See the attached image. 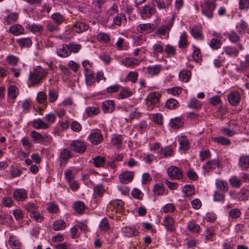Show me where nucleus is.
<instances>
[{
    "instance_id": "nucleus-11",
    "label": "nucleus",
    "mask_w": 249,
    "mask_h": 249,
    "mask_svg": "<svg viewBox=\"0 0 249 249\" xmlns=\"http://www.w3.org/2000/svg\"><path fill=\"white\" fill-rule=\"evenodd\" d=\"M156 12L155 8L148 5L142 7L140 15L142 19H145L150 18Z\"/></svg>"
},
{
    "instance_id": "nucleus-64",
    "label": "nucleus",
    "mask_w": 249,
    "mask_h": 249,
    "mask_svg": "<svg viewBox=\"0 0 249 249\" xmlns=\"http://www.w3.org/2000/svg\"><path fill=\"white\" fill-rule=\"evenodd\" d=\"M71 237L73 239L77 238L80 234V231L78 226L75 225L71 229Z\"/></svg>"
},
{
    "instance_id": "nucleus-22",
    "label": "nucleus",
    "mask_w": 249,
    "mask_h": 249,
    "mask_svg": "<svg viewBox=\"0 0 249 249\" xmlns=\"http://www.w3.org/2000/svg\"><path fill=\"white\" fill-rule=\"evenodd\" d=\"M121 63L127 67L133 68L140 64V61L135 58L127 57L123 59Z\"/></svg>"
},
{
    "instance_id": "nucleus-45",
    "label": "nucleus",
    "mask_w": 249,
    "mask_h": 249,
    "mask_svg": "<svg viewBox=\"0 0 249 249\" xmlns=\"http://www.w3.org/2000/svg\"><path fill=\"white\" fill-rule=\"evenodd\" d=\"M60 156L62 160L66 161L72 157V155L69 148H64L61 150Z\"/></svg>"
},
{
    "instance_id": "nucleus-1",
    "label": "nucleus",
    "mask_w": 249,
    "mask_h": 249,
    "mask_svg": "<svg viewBox=\"0 0 249 249\" xmlns=\"http://www.w3.org/2000/svg\"><path fill=\"white\" fill-rule=\"evenodd\" d=\"M47 71L41 67L38 66L34 68L29 76V80L34 84H38L45 77Z\"/></svg>"
},
{
    "instance_id": "nucleus-62",
    "label": "nucleus",
    "mask_w": 249,
    "mask_h": 249,
    "mask_svg": "<svg viewBox=\"0 0 249 249\" xmlns=\"http://www.w3.org/2000/svg\"><path fill=\"white\" fill-rule=\"evenodd\" d=\"M164 51L168 56H173L176 54V48L170 45H166Z\"/></svg>"
},
{
    "instance_id": "nucleus-57",
    "label": "nucleus",
    "mask_w": 249,
    "mask_h": 249,
    "mask_svg": "<svg viewBox=\"0 0 249 249\" xmlns=\"http://www.w3.org/2000/svg\"><path fill=\"white\" fill-rule=\"evenodd\" d=\"M237 28L241 29L244 33L249 34V26L244 20H241L237 25Z\"/></svg>"
},
{
    "instance_id": "nucleus-39",
    "label": "nucleus",
    "mask_w": 249,
    "mask_h": 249,
    "mask_svg": "<svg viewBox=\"0 0 249 249\" xmlns=\"http://www.w3.org/2000/svg\"><path fill=\"white\" fill-rule=\"evenodd\" d=\"M191 72L188 70H182L179 73V78L182 81L187 82L191 77Z\"/></svg>"
},
{
    "instance_id": "nucleus-43",
    "label": "nucleus",
    "mask_w": 249,
    "mask_h": 249,
    "mask_svg": "<svg viewBox=\"0 0 249 249\" xmlns=\"http://www.w3.org/2000/svg\"><path fill=\"white\" fill-rule=\"evenodd\" d=\"M153 6L157 7L159 9L166 10L169 7V4L166 3L163 0H153Z\"/></svg>"
},
{
    "instance_id": "nucleus-10",
    "label": "nucleus",
    "mask_w": 249,
    "mask_h": 249,
    "mask_svg": "<svg viewBox=\"0 0 249 249\" xmlns=\"http://www.w3.org/2000/svg\"><path fill=\"white\" fill-rule=\"evenodd\" d=\"M88 139L93 145H98L103 140V136L100 131H96L91 133L88 136Z\"/></svg>"
},
{
    "instance_id": "nucleus-56",
    "label": "nucleus",
    "mask_w": 249,
    "mask_h": 249,
    "mask_svg": "<svg viewBox=\"0 0 249 249\" xmlns=\"http://www.w3.org/2000/svg\"><path fill=\"white\" fill-rule=\"evenodd\" d=\"M27 28H29V29L33 33H40L42 32L43 27L40 25H36V24H32V25H28Z\"/></svg>"
},
{
    "instance_id": "nucleus-5",
    "label": "nucleus",
    "mask_w": 249,
    "mask_h": 249,
    "mask_svg": "<svg viewBox=\"0 0 249 249\" xmlns=\"http://www.w3.org/2000/svg\"><path fill=\"white\" fill-rule=\"evenodd\" d=\"M221 165L222 164L218 158L209 160L203 166L204 173L209 174L216 168H219Z\"/></svg>"
},
{
    "instance_id": "nucleus-48",
    "label": "nucleus",
    "mask_w": 249,
    "mask_h": 249,
    "mask_svg": "<svg viewBox=\"0 0 249 249\" xmlns=\"http://www.w3.org/2000/svg\"><path fill=\"white\" fill-rule=\"evenodd\" d=\"M86 112L89 116L91 117L98 114L100 113V110L98 107H89L86 108Z\"/></svg>"
},
{
    "instance_id": "nucleus-3",
    "label": "nucleus",
    "mask_w": 249,
    "mask_h": 249,
    "mask_svg": "<svg viewBox=\"0 0 249 249\" xmlns=\"http://www.w3.org/2000/svg\"><path fill=\"white\" fill-rule=\"evenodd\" d=\"M30 136L35 143L41 144L51 142L52 140V138L49 136L48 135L45 134L43 135L36 131H32L30 134Z\"/></svg>"
},
{
    "instance_id": "nucleus-6",
    "label": "nucleus",
    "mask_w": 249,
    "mask_h": 249,
    "mask_svg": "<svg viewBox=\"0 0 249 249\" xmlns=\"http://www.w3.org/2000/svg\"><path fill=\"white\" fill-rule=\"evenodd\" d=\"M71 149L79 154L84 153L87 148V145L84 142L80 140H74L70 144Z\"/></svg>"
},
{
    "instance_id": "nucleus-23",
    "label": "nucleus",
    "mask_w": 249,
    "mask_h": 249,
    "mask_svg": "<svg viewBox=\"0 0 249 249\" xmlns=\"http://www.w3.org/2000/svg\"><path fill=\"white\" fill-rule=\"evenodd\" d=\"M57 54L62 57H66L70 55V49L68 45L63 44L57 50Z\"/></svg>"
},
{
    "instance_id": "nucleus-9",
    "label": "nucleus",
    "mask_w": 249,
    "mask_h": 249,
    "mask_svg": "<svg viewBox=\"0 0 249 249\" xmlns=\"http://www.w3.org/2000/svg\"><path fill=\"white\" fill-rule=\"evenodd\" d=\"M124 203L121 200L111 201L107 206L109 211L116 213H122L124 210Z\"/></svg>"
},
{
    "instance_id": "nucleus-54",
    "label": "nucleus",
    "mask_w": 249,
    "mask_h": 249,
    "mask_svg": "<svg viewBox=\"0 0 249 249\" xmlns=\"http://www.w3.org/2000/svg\"><path fill=\"white\" fill-rule=\"evenodd\" d=\"M93 163L96 167H103L105 164V159L99 156L94 158Z\"/></svg>"
},
{
    "instance_id": "nucleus-40",
    "label": "nucleus",
    "mask_w": 249,
    "mask_h": 249,
    "mask_svg": "<svg viewBox=\"0 0 249 249\" xmlns=\"http://www.w3.org/2000/svg\"><path fill=\"white\" fill-rule=\"evenodd\" d=\"M73 208L78 214H81L84 213L86 206L84 202L82 201H77L74 203Z\"/></svg>"
},
{
    "instance_id": "nucleus-19",
    "label": "nucleus",
    "mask_w": 249,
    "mask_h": 249,
    "mask_svg": "<svg viewBox=\"0 0 249 249\" xmlns=\"http://www.w3.org/2000/svg\"><path fill=\"white\" fill-rule=\"evenodd\" d=\"M134 177L133 172L125 171L122 173L119 176L120 180L122 183L126 184L132 180Z\"/></svg>"
},
{
    "instance_id": "nucleus-34",
    "label": "nucleus",
    "mask_w": 249,
    "mask_h": 249,
    "mask_svg": "<svg viewBox=\"0 0 249 249\" xmlns=\"http://www.w3.org/2000/svg\"><path fill=\"white\" fill-rule=\"evenodd\" d=\"M229 182L232 187L239 188L242 185V180L237 176H233L229 179Z\"/></svg>"
},
{
    "instance_id": "nucleus-59",
    "label": "nucleus",
    "mask_w": 249,
    "mask_h": 249,
    "mask_svg": "<svg viewBox=\"0 0 249 249\" xmlns=\"http://www.w3.org/2000/svg\"><path fill=\"white\" fill-rule=\"evenodd\" d=\"M47 210L50 213H57L59 211L58 206L53 202L48 204Z\"/></svg>"
},
{
    "instance_id": "nucleus-17",
    "label": "nucleus",
    "mask_w": 249,
    "mask_h": 249,
    "mask_svg": "<svg viewBox=\"0 0 249 249\" xmlns=\"http://www.w3.org/2000/svg\"><path fill=\"white\" fill-rule=\"evenodd\" d=\"M107 92L109 93L120 92V93H131L127 89L120 86L119 85H115L108 87Z\"/></svg>"
},
{
    "instance_id": "nucleus-47",
    "label": "nucleus",
    "mask_w": 249,
    "mask_h": 249,
    "mask_svg": "<svg viewBox=\"0 0 249 249\" xmlns=\"http://www.w3.org/2000/svg\"><path fill=\"white\" fill-rule=\"evenodd\" d=\"M86 83L88 85H92L95 82V79L93 71L87 72L85 73Z\"/></svg>"
},
{
    "instance_id": "nucleus-13",
    "label": "nucleus",
    "mask_w": 249,
    "mask_h": 249,
    "mask_svg": "<svg viewBox=\"0 0 249 249\" xmlns=\"http://www.w3.org/2000/svg\"><path fill=\"white\" fill-rule=\"evenodd\" d=\"M159 98L160 97L156 94H148L146 98V104L149 109H152L158 103Z\"/></svg>"
},
{
    "instance_id": "nucleus-52",
    "label": "nucleus",
    "mask_w": 249,
    "mask_h": 249,
    "mask_svg": "<svg viewBox=\"0 0 249 249\" xmlns=\"http://www.w3.org/2000/svg\"><path fill=\"white\" fill-rule=\"evenodd\" d=\"M123 140V137L121 135H119L115 137L112 138L111 143L112 145L119 148L122 146Z\"/></svg>"
},
{
    "instance_id": "nucleus-35",
    "label": "nucleus",
    "mask_w": 249,
    "mask_h": 249,
    "mask_svg": "<svg viewBox=\"0 0 249 249\" xmlns=\"http://www.w3.org/2000/svg\"><path fill=\"white\" fill-rule=\"evenodd\" d=\"M213 141L215 142L225 146L230 145L231 143L230 139L222 136L213 137Z\"/></svg>"
},
{
    "instance_id": "nucleus-16",
    "label": "nucleus",
    "mask_w": 249,
    "mask_h": 249,
    "mask_svg": "<svg viewBox=\"0 0 249 249\" xmlns=\"http://www.w3.org/2000/svg\"><path fill=\"white\" fill-rule=\"evenodd\" d=\"M215 186L216 188L218 190V191L223 192L224 193H226L229 190V185L227 181L217 179L215 180Z\"/></svg>"
},
{
    "instance_id": "nucleus-20",
    "label": "nucleus",
    "mask_w": 249,
    "mask_h": 249,
    "mask_svg": "<svg viewBox=\"0 0 249 249\" xmlns=\"http://www.w3.org/2000/svg\"><path fill=\"white\" fill-rule=\"evenodd\" d=\"M32 126L36 129H46L49 127V124L43 122L41 119L38 118L33 120Z\"/></svg>"
},
{
    "instance_id": "nucleus-32",
    "label": "nucleus",
    "mask_w": 249,
    "mask_h": 249,
    "mask_svg": "<svg viewBox=\"0 0 249 249\" xmlns=\"http://www.w3.org/2000/svg\"><path fill=\"white\" fill-rule=\"evenodd\" d=\"M170 124L171 127L173 128H178L183 125V120L181 118L176 117L171 120Z\"/></svg>"
},
{
    "instance_id": "nucleus-15",
    "label": "nucleus",
    "mask_w": 249,
    "mask_h": 249,
    "mask_svg": "<svg viewBox=\"0 0 249 249\" xmlns=\"http://www.w3.org/2000/svg\"><path fill=\"white\" fill-rule=\"evenodd\" d=\"M238 166L242 170H247L249 168V155H241L239 159Z\"/></svg>"
},
{
    "instance_id": "nucleus-50",
    "label": "nucleus",
    "mask_w": 249,
    "mask_h": 249,
    "mask_svg": "<svg viewBox=\"0 0 249 249\" xmlns=\"http://www.w3.org/2000/svg\"><path fill=\"white\" fill-rule=\"evenodd\" d=\"M153 53L158 55L159 53H162L164 51L163 44L161 42H158L153 46Z\"/></svg>"
},
{
    "instance_id": "nucleus-61",
    "label": "nucleus",
    "mask_w": 249,
    "mask_h": 249,
    "mask_svg": "<svg viewBox=\"0 0 249 249\" xmlns=\"http://www.w3.org/2000/svg\"><path fill=\"white\" fill-rule=\"evenodd\" d=\"M183 191L187 196H191L195 194V188L191 185H186Z\"/></svg>"
},
{
    "instance_id": "nucleus-21",
    "label": "nucleus",
    "mask_w": 249,
    "mask_h": 249,
    "mask_svg": "<svg viewBox=\"0 0 249 249\" xmlns=\"http://www.w3.org/2000/svg\"><path fill=\"white\" fill-rule=\"evenodd\" d=\"M102 108L104 113H110L114 110V102L111 100L106 101L103 103Z\"/></svg>"
},
{
    "instance_id": "nucleus-24",
    "label": "nucleus",
    "mask_w": 249,
    "mask_h": 249,
    "mask_svg": "<svg viewBox=\"0 0 249 249\" xmlns=\"http://www.w3.org/2000/svg\"><path fill=\"white\" fill-rule=\"evenodd\" d=\"M9 31L14 36H18L24 34V29L20 25L17 24L11 26Z\"/></svg>"
},
{
    "instance_id": "nucleus-55",
    "label": "nucleus",
    "mask_w": 249,
    "mask_h": 249,
    "mask_svg": "<svg viewBox=\"0 0 249 249\" xmlns=\"http://www.w3.org/2000/svg\"><path fill=\"white\" fill-rule=\"evenodd\" d=\"M154 194L158 196L162 195L164 192V187L162 183H158L153 187Z\"/></svg>"
},
{
    "instance_id": "nucleus-42",
    "label": "nucleus",
    "mask_w": 249,
    "mask_h": 249,
    "mask_svg": "<svg viewBox=\"0 0 249 249\" xmlns=\"http://www.w3.org/2000/svg\"><path fill=\"white\" fill-rule=\"evenodd\" d=\"M17 42L21 48L30 47L32 43V40L29 37L18 39Z\"/></svg>"
},
{
    "instance_id": "nucleus-37",
    "label": "nucleus",
    "mask_w": 249,
    "mask_h": 249,
    "mask_svg": "<svg viewBox=\"0 0 249 249\" xmlns=\"http://www.w3.org/2000/svg\"><path fill=\"white\" fill-rule=\"evenodd\" d=\"M9 243L10 246L14 249H19L21 246V243L14 235L10 236Z\"/></svg>"
},
{
    "instance_id": "nucleus-14",
    "label": "nucleus",
    "mask_w": 249,
    "mask_h": 249,
    "mask_svg": "<svg viewBox=\"0 0 249 249\" xmlns=\"http://www.w3.org/2000/svg\"><path fill=\"white\" fill-rule=\"evenodd\" d=\"M13 196L17 201H23L27 197V191L23 189H16L14 192Z\"/></svg>"
},
{
    "instance_id": "nucleus-60",
    "label": "nucleus",
    "mask_w": 249,
    "mask_h": 249,
    "mask_svg": "<svg viewBox=\"0 0 249 249\" xmlns=\"http://www.w3.org/2000/svg\"><path fill=\"white\" fill-rule=\"evenodd\" d=\"M97 40L101 42L107 43L110 41V37L108 35L101 33L97 36Z\"/></svg>"
},
{
    "instance_id": "nucleus-12",
    "label": "nucleus",
    "mask_w": 249,
    "mask_h": 249,
    "mask_svg": "<svg viewBox=\"0 0 249 249\" xmlns=\"http://www.w3.org/2000/svg\"><path fill=\"white\" fill-rule=\"evenodd\" d=\"M154 29V24L151 23L140 24L136 28L138 32L144 34L149 33Z\"/></svg>"
},
{
    "instance_id": "nucleus-8",
    "label": "nucleus",
    "mask_w": 249,
    "mask_h": 249,
    "mask_svg": "<svg viewBox=\"0 0 249 249\" xmlns=\"http://www.w3.org/2000/svg\"><path fill=\"white\" fill-rule=\"evenodd\" d=\"M167 174L171 179L182 178L183 174L180 169L175 166H171L167 170Z\"/></svg>"
},
{
    "instance_id": "nucleus-38",
    "label": "nucleus",
    "mask_w": 249,
    "mask_h": 249,
    "mask_svg": "<svg viewBox=\"0 0 249 249\" xmlns=\"http://www.w3.org/2000/svg\"><path fill=\"white\" fill-rule=\"evenodd\" d=\"M179 143V148L182 150H186L189 147V142L187 137L181 136L178 140Z\"/></svg>"
},
{
    "instance_id": "nucleus-46",
    "label": "nucleus",
    "mask_w": 249,
    "mask_h": 249,
    "mask_svg": "<svg viewBox=\"0 0 249 249\" xmlns=\"http://www.w3.org/2000/svg\"><path fill=\"white\" fill-rule=\"evenodd\" d=\"M105 190L102 185H97L94 187L93 195L96 197H102Z\"/></svg>"
},
{
    "instance_id": "nucleus-49",
    "label": "nucleus",
    "mask_w": 249,
    "mask_h": 249,
    "mask_svg": "<svg viewBox=\"0 0 249 249\" xmlns=\"http://www.w3.org/2000/svg\"><path fill=\"white\" fill-rule=\"evenodd\" d=\"M222 42L218 38H212L209 43L210 47L212 49L217 50L221 47Z\"/></svg>"
},
{
    "instance_id": "nucleus-30",
    "label": "nucleus",
    "mask_w": 249,
    "mask_h": 249,
    "mask_svg": "<svg viewBox=\"0 0 249 249\" xmlns=\"http://www.w3.org/2000/svg\"><path fill=\"white\" fill-rule=\"evenodd\" d=\"M228 100L231 105L237 106L240 102V94H228Z\"/></svg>"
},
{
    "instance_id": "nucleus-29",
    "label": "nucleus",
    "mask_w": 249,
    "mask_h": 249,
    "mask_svg": "<svg viewBox=\"0 0 249 249\" xmlns=\"http://www.w3.org/2000/svg\"><path fill=\"white\" fill-rule=\"evenodd\" d=\"M191 33L192 36L196 39L202 40L203 36L201 28L200 27L196 26L191 29Z\"/></svg>"
},
{
    "instance_id": "nucleus-26",
    "label": "nucleus",
    "mask_w": 249,
    "mask_h": 249,
    "mask_svg": "<svg viewBox=\"0 0 249 249\" xmlns=\"http://www.w3.org/2000/svg\"><path fill=\"white\" fill-rule=\"evenodd\" d=\"M249 196V191L242 188L238 192L237 199L239 201H246L248 199Z\"/></svg>"
},
{
    "instance_id": "nucleus-63",
    "label": "nucleus",
    "mask_w": 249,
    "mask_h": 249,
    "mask_svg": "<svg viewBox=\"0 0 249 249\" xmlns=\"http://www.w3.org/2000/svg\"><path fill=\"white\" fill-rule=\"evenodd\" d=\"M188 229L191 232H197L200 230V227L197 224L193 222H189L188 224Z\"/></svg>"
},
{
    "instance_id": "nucleus-44",
    "label": "nucleus",
    "mask_w": 249,
    "mask_h": 249,
    "mask_svg": "<svg viewBox=\"0 0 249 249\" xmlns=\"http://www.w3.org/2000/svg\"><path fill=\"white\" fill-rule=\"evenodd\" d=\"M225 193L215 191L213 195V200L217 202L223 203L225 201Z\"/></svg>"
},
{
    "instance_id": "nucleus-18",
    "label": "nucleus",
    "mask_w": 249,
    "mask_h": 249,
    "mask_svg": "<svg viewBox=\"0 0 249 249\" xmlns=\"http://www.w3.org/2000/svg\"><path fill=\"white\" fill-rule=\"evenodd\" d=\"M73 30L77 33H82L87 31L89 28V25L84 22L76 21L72 25Z\"/></svg>"
},
{
    "instance_id": "nucleus-7",
    "label": "nucleus",
    "mask_w": 249,
    "mask_h": 249,
    "mask_svg": "<svg viewBox=\"0 0 249 249\" xmlns=\"http://www.w3.org/2000/svg\"><path fill=\"white\" fill-rule=\"evenodd\" d=\"M161 224L164 226L167 232H173L176 231L175 220L170 215L164 217Z\"/></svg>"
},
{
    "instance_id": "nucleus-2",
    "label": "nucleus",
    "mask_w": 249,
    "mask_h": 249,
    "mask_svg": "<svg viewBox=\"0 0 249 249\" xmlns=\"http://www.w3.org/2000/svg\"><path fill=\"white\" fill-rule=\"evenodd\" d=\"M216 6L214 0H205L201 4V13L206 17L211 19L213 17V11Z\"/></svg>"
},
{
    "instance_id": "nucleus-53",
    "label": "nucleus",
    "mask_w": 249,
    "mask_h": 249,
    "mask_svg": "<svg viewBox=\"0 0 249 249\" xmlns=\"http://www.w3.org/2000/svg\"><path fill=\"white\" fill-rule=\"evenodd\" d=\"M65 179L69 182L74 179V174L71 169H67L64 172Z\"/></svg>"
},
{
    "instance_id": "nucleus-25",
    "label": "nucleus",
    "mask_w": 249,
    "mask_h": 249,
    "mask_svg": "<svg viewBox=\"0 0 249 249\" xmlns=\"http://www.w3.org/2000/svg\"><path fill=\"white\" fill-rule=\"evenodd\" d=\"M114 23L118 26H121L126 22V18L123 14H117L113 18Z\"/></svg>"
},
{
    "instance_id": "nucleus-4",
    "label": "nucleus",
    "mask_w": 249,
    "mask_h": 249,
    "mask_svg": "<svg viewBox=\"0 0 249 249\" xmlns=\"http://www.w3.org/2000/svg\"><path fill=\"white\" fill-rule=\"evenodd\" d=\"M175 19V16L173 15L169 19L167 25L160 26L156 31L155 34L157 36H165V38H168L169 33L171 28L173 25Z\"/></svg>"
},
{
    "instance_id": "nucleus-31",
    "label": "nucleus",
    "mask_w": 249,
    "mask_h": 249,
    "mask_svg": "<svg viewBox=\"0 0 249 249\" xmlns=\"http://www.w3.org/2000/svg\"><path fill=\"white\" fill-rule=\"evenodd\" d=\"M51 18L53 23L57 25H60L65 20L64 16L59 13L53 14L51 16Z\"/></svg>"
},
{
    "instance_id": "nucleus-51",
    "label": "nucleus",
    "mask_w": 249,
    "mask_h": 249,
    "mask_svg": "<svg viewBox=\"0 0 249 249\" xmlns=\"http://www.w3.org/2000/svg\"><path fill=\"white\" fill-rule=\"evenodd\" d=\"M173 149L170 147H165L162 149L161 153H160V158H166L167 157H171L173 155Z\"/></svg>"
},
{
    "instance_id": "nucleus-27",
    "label": "nucleus",
    "mask_w": 249,
    "mask_h": 249,
    "mask_svg": "<svg viewBox=\"0 0 249 249\" xmlns=\"http://www.w3.org/2000/svg\"><path fill=\"white\" fill-rule=\"evenodd\" d=\"M161 68L160 65L151 66L147 68V72L151 76L156 75L160 72Z\"/></svg>"
},
{
    "instance_id": "nucleus-36",
    "label": "nucleus",
    "mask_w": 249,
    "mask_h": 249,
    "mask_svg": "<svg viewBox=\"0 0 249 249\" xmlns=\"http://www.w3.org/2000/svg\"><path fill=\"white\" fill-rule=\"evenodd\" d=\"M223 49L225 53L230 56L236 57L239 53V51L235 47L227 46Z\"/></svg>"
},
{
    "instance_id": "nucleus-58",
    "label": "nucleus",
    "mask_w": 249,
    "mask_h": 249,
    "mask_svg": "<svg viewBox=\"0 0 249 249\" xmlns=\"http://www.w3.org/2000/svg\"><path fill=\"white\" fill-rule=\"evenodd\" d=\"M178 106V101L174 99H169L166 103V106L169 109H175Z\"/></svg>"
},
{
    "instance_id": "nucleus-33",
    "label": "nucleus",
    "mask_w": 249,
    "mask_h": 249,
    "mask_svg": "<svg viewBox=\"0 0 249 249\" xmlns=\"http://www.w3.org/2000/svg\"><path fill=\"white\" fill-rule=\"evenodd\" d=\"M188 107L197 110L200 109L202 107V103L196 98H192L188 104Z\"/></svg>"
},
{
    "instance_id": "nucleus-28",
    "label": "nucleus",
    "mask_w": 249,
    "mask_h": 249,
    "mask_svg": "<svg viewBox=\"0 0 249 249\" xmlns=\"http://www.w3.org/2000/svg\"><path fill=\"white\" fill-rule=\"evenodd\" d=\"M123 232L125 236L130 237L133 236H136L138 234L137 230L132 227H125L122 229Z\"/></svg>"
},
{
    "instance_id": "nucleus-41",
    "label": "nucleus",
    "mask_w": 249,
    "mask_h": 249,
    "mask_svg": "<svg viewBox=\"0 0 249 249\" xmlns=\"http://www.w3.org/2000/svg\"><path fill=\"white\" fill-rule=\"evenodd\" d=\"M66 228L65 222L61 219L55 221L53 224V229L54 231H60Z\"/></svg>"
}]
</instances>
